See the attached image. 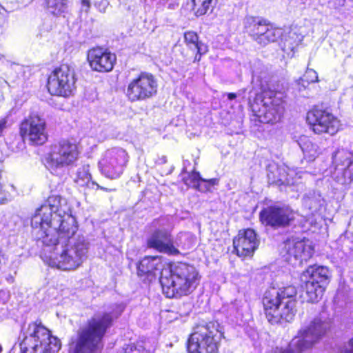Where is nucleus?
Instances as JSON below:
<instances>
[{"mask_svg": "<svg viewBox=\"0 0 353 353\" xmlns=\"http://www.w3.org/2000/svg\"><path fill=\"white\" fill-rule=\"evenodd\" d=\"M319 81L318 74L313 69L307 68L303 77L297 81L299 91L305 90L310 83Z\"/></svg>", "mask_w": 353, "mask_h": 353, "instance_id": "nucleus-33", "label": "nucleus"}, {"mask_svg": "<svg viewBox=\"0 0 353 353\" xmlns=\"http://www.w3.org/2000/svg\"><path fill=\"white\" fill-rule=\"evenodd\" d=\"M307 121L316 134L327 133L335 134L340 122L332 113L325 110L312 109L307 114Z\"/></svg>", "mask_w": 353, "mask_h": 353, "instance_id": "nucleus-17", "label": "nucleus"}, {"mask_svg": "<svg viewBox=\"0 0 353 353\" xmlns=\"http://www.w3.org/2000/svg\"><path fill=\"white\" fill-rule=\"evenodd\" d=\"M23 335L19 345L21 353H57L61 346L60 341L41 322L30 323Z\"/></svg>", "mask_w": 353, "mask_h": 353, "instance_id": "nucleus-5", "label": "nucleus"}, {"mask_svg": "<svg viewBox=\"0 0 353 353\" xmlns=\"http://www.w3.org/2000/svg\"><path fill=\"white\" fill-rule=\"evenodd\" d=\"M185 236V234L180 233L174 241L172 234L168 230H155L148 239L147 244L148 248L155 249L160 252L176 256L180 254L177 248H184L181 240Z\"/></svg>", "mask_w": 353, "mask_h": 353, "instance_id": "nucleus-15", "label": "nucleus"}, {"mask_svg": "<svg viewBox=\"0 0 353 353\" xmlns=\"http://www.w3.org/2000/svg\"><path fill=\"white\" fill-rule=\"evenodd\" d=\"M7 121L6 119H1L0 120V136L1 135L3 130L6 128Z\"/></svg>", "mask_w": 353, "mask_h": 353, "instance_id": "nucleus-41", "label": "nucleus"}, {"mask_svg": "<svg viewBox=\"0 0 353 353\" xmlns=\"http://www.w3.org/2000/svg\"><path fill=\"white\" fill-rule=\"evenodd\" d=\"M329 278V270L324 266H312L304 271L301 279H307L325 287Z\"/></svg>", "mask_w": 353, "mask_h": 353, "instance_id": "nucleus-26", "label": "nucleus"}, {"mask_svg": "<svg viewBox=\"0 0 353 353\" xmlns=\"http://www.w3.org/2000/svg\"><path fill=\"white\" fill-rule=\"evenodd\" d=\"M153 225L158 227L157 230H168L170 233L173 229L172 218L169 216L161 217L153 221Z\"/></svg>", "mask_w": 353, "mask_h": 353, "instance_id": "nucleus-36", "label": "nucleus"}, {"mask_svg": "<svg viewBox=\"0 0 353 353\" xmlns=\"http://www.w3.org/2000/svg\"><path fill=\"white\" fill-rule=\"evenodd\" d=\"M219 325L209 323L198 326L188 341V353H217L223 334Z\"/></svg>", "mask_w": 353, "mask_h": 353, "instance_id": "nucleus-6", "label": "nucleus"}, {"mask_svg": "<svg viewBox=\"0 0 353 353\" xmlns=\"http://www.w3.org/2000/svg\"><path fill=\"white\" fill-rule=\"evenodd\" d=\"M314 345L307 338L299 334V330L288 345V353H302Z\"/></svg>", "mask_w": 353, "mask_h": 353, "instance_id": "nucleus-30", "label": "nucleus"}, {"mask_svg": "<svg viewBox=\"0 0 353 353\" xmlns=\"http://www.w3.org/2000/svg\"><path fill=\"white\" fill-rule=\"evenodd\" d=\"M299 144L305 156L310 161L314 160L322 152V149L316 143L312 142L306 137L301 138Z\"/></svg>", "mask_w": 353, "mask_h": 353, "instance_id": "nucleus-31", "label": "nucleus"}, {"mask_svg": "<svg viewBox=\"0 0 353 353\" xmlns=\"http://www.w3.org/2000/svg\"><path fill=\"white\" fill-rule=\"evenodd\" d=\"M252 108L260 122L275 123L284 113L283 94L272 90L265 91L261 99L254 101Z\"/></svg>", "mask_w": 353, "mask_h": 353, "instance_id": "nucleus-8", "label": "nucleus"}, {"mask_svg": "<svg viewBox=\"0 0 353 353\" xmlns=\"http://www.w3.org/2000/svg\"><path fill=\"white\" fill-rule=\"evenodd\" d=\"M329 328L330 324L327 321L315 317L302 325L299 329V334L304 336L315 345L323 338Z\"/></svg>", "mask_w": 353, "mask_h": 353, "instance_id": "nucleus-22", "label": "nucleus"}, {"mask_svg": "<svg viewBox=\"0 0 353 353\" xmlns=\"http://www.w3.org/2000/svg\"><path fill=\"white\" fill-rule=\"evenodd\" d=\"M124 306L115 304L108 311L95 314L80 327L70 342V353H101L103 338L123 312Z\"/></svg>", "mask_w": 353, "mask_h": 353, "instance_id": "nucleus-2", "label": "nucleus"}, {"mask_svg": "<svg viewBox=\"0 0 353 353\" xmlns=\"http://www.w3.org/2000/svg\"><path fill=\"white\" fill-rule=\"evenodd\" d=\"M244 28L252 39L261 46L276 41L283 33L281 29L273 28L265 21L253 17H245Z\"/></svg>", "mask_w": 353, "mask_h": 353, "instance_id": "nucleus-11", "label": "nucleus"}, {"mask_svg": "<svg viewBox=\"0 0 353 353\" xmlns=\"http://www.w3.org/2000/svg\"><path fill=\"white\" fill-rule=\"evenodd\" d=\"M157 84L152 74L142 72L128 85L126 94L131 101H141L157 93Z\"/></svg>", "mask_w": 353, "mask_h": 353, "instance_id": "nucleus-16", "label": "nucleus"}, {"mask_svg": "<svg viewBox=\"0 0 353 353\" xmlns=\"http://www.w3.org/2000/svg\"><path fill=\"white\" fill-rule=\"evenodd\" d=\"M184 41L187 47L193 52L205 54L208 51V46L199 40V36L195 32L187 31L184 33Z\"/></svg>", "mask_w": 353, "mask_h": 353, "instance_id": "nucleus-28", "label": "nucleus"}, {"mask_svg": "<svg viewBox=\"0 0 353 353\" xmlns=\"http://www.w3.org/2000/svg\"><path fill=\"white\" fill-rule=\"evenodd\" d=\"M9 298V294L6 290H0V299L3 301V303L8 301Z\"/></svg>", "mask_w": 353, "mask_h": 353, "instance_id": "nucleus-40", "label": "nucleus"}, {"mask_svg": "<svg viewBox=\"0 0 353 353\" xmlns=\"http://www.w3.org/2000/svg\"><path fill=\"white\" fill-rule=\"evenodd\" d=\"M76 143L68 140H61L51 147L46 158V167L54 174H59L69 166L73 165L79 156Z\"/></svg>", "mask_w": 353, "mask_h": 353, "instance_id": "nucleus-7", "label": "nucleus"}, {"mask_svg": "<svg viewBox=\"0 0 353 353\" xmlns=\"http://www.w3.org/2000/svg\"><path fill=\"white\" fill-rule=\"evenodd\" d=\"M75 83L73 68L64 64L55 68L49 76L48 90L52 95L67 97L75 89Z\"/></svg>", "mask_w": 353, "mask_h": 353, "instance_id": "nucleus-10", "label": "nucleus"}, {"mask_svg": "<svg viewBox=\"0 0 353 353\" xmlns=\"http://www.w3.org/2000/svg\"><path fill=\"white\" fill-rule=\"evenodd\" d=\"M90 8V2L88 0H83L81 2V10L88 12Z\"/></svg>", "mask_w": 353, "mask_h": 353, "instance_id": "nucleus-39", "label": "nucleus"}, {"mask_svg": "<svg viewBox=\"0 0 353 353\" xmlns=\"http://www.w3.org/2000/svg\"><path fill=\"white\" fill-rule=\"evenodd\" d=\"M284 249L288 254L287 260L292 261L299 260L300 263L307 261L313 254V248L308 242L299 240L296 238H291L284 243Z\"/></svg>", "mask_w": 353, "mask_h": 353, "instance_id": "nucleus-21", "label": "nucleus"}, {"mask_svg": "<svg viewBox=\"0 0 353 353\" xmlns=\"http://www.w3.org/2000/svg\"><path fill=\"white\" fill-rule=\"evenodd\" d=\"M183 181L187 185L193 187L199 191L208 190L212 186L217 183L216 179H203L197 172H192L189 174L187 177L183 178Z\"/></svg>", "mask_w": 353, "mask_h": 353, "instance_id": "nucleus-27", "label": "nucleus"}, {"mask_svg": "<svg viewBox=\"0 0 353 353\" xmlns=\"http://www.w3.org/2000/svg\"><path fill=\"white\" fill-rule=\"evenodd\" d=\"M213 0H192V8L199 16L205 14L210 8Z\"/></svg>", "mask_w": 353, "mask_h": 353, "instance_id": "nucleus-35", "label": "nucleus"}, {"mask_svg": "<svg viewBox=\"0 0 353 353\" xmlns=\"http://www.w3.org/2000/svg\"><path fill=\"white\" fill-rule=\"evenodd\" d=\"M108 5L109 3L107 0H100L95 3V6L101 12H105Z\"/></svg>", "mask_w": 353, "mask_h": 353, "instance_id": "nucleus-37", "label": "nucleus"}, {"mask_svg": "<svg viewBox=\"0 0 353 353\" xmlns=\"http://www.w3.org/2000/svg\"><path fill=\"white\" fill-rule=\"evenodd\" d=\"M282 49L287 54L293 52L302 42L304 36L297 27L290 28L288 32L281 35Z\"/></svg>", "mask_w": 353, "mask_h": 353, "instance_id": "nucleus-25", "label": "nucleus"}, {"mask_svg": "<svg viewBox=\"0 0 353 353\" xmlns=\"http://www.w3.org/2000/svg\"><path fill=\"white\" fill-rule=\"evenodd\" d=\"M296 289L293 285L282 288H270L263 298L264 312L272 324L290 322L294 319L296 310Z\"/></svg>", "mask_w": 353, "mask_h": 353, "instance_id": "nucleus-4", "label": "nucleus"}, {"mask_svg": "<svg viewBox=\"0 0 353 353\" xmlns=\"http://www.w3.org/2000/svg\"><path fill=\"white\" fill-rule=\"evenodd\" d=\"M202 55L203 54H200L198 52H196L194 57V61H199Z\"/></svg>", "mask_w": 353, "mask_h": 353, "instance_id": "nucleus-43", "label": "nucleus"}, {"mask_svg": "<svg viewBox=\"0 0 353 353\" xmlns=\"http://www.w3.org/2000/svg\"><path fill=\"white\" fill-rule=\"evenodd\" d=\"M21 135L36 145L43 144L48 139L46 121L37 114H32L20 126Z\"/></svg>", "mask_w": 353, "mask_h": 353, "instance_id": "nucleus-18", "label": "nucleus"}, {"mask_svg": "<svg viewBox=\"0 0 353 353\" xmlns=\"http://www.w3.org/2000/svg\"><path fill=\"white\" fill-rule=\"evenodd\" d=\"M323 203V199L318 192H309L303 198V205L312 212L319 210Z\"/></svg>", "mask_w": 353, "mask_h": 353, "instance_id": "nucleus-32", "label": "nucleus"}, {"mask_svg": "<svg viewBox=\"0 0 353 353\" xmlns=\"http://www.w3.org/2000/svg\"><path fill=\"white\" fill-rule=\"evenodd\" d=\"M74 181L78 186L84 188L85 190L100 189L106 192L111 191V190L100 186L97 183L92 181L89 165H83L77 169Z\"/></svg>", "mask_w": 353, "mask_h": 353, "instance_id": "nucleus-24", "label": "nucleus"}, {"mask_svg": "<svg viewBox=\"0 0 353 353\" xmlns=\"http://www.w3.org/2000/svg\"><path fill=\"white\" fill-rule=\"evenodd\" d=\"M303 281L305 282L306 301L310 303L319 302L323 296L325 287L307 279Z\"/></svg>", "mask_w": 353, "mask_h": 353, "instance_id": "nucleus-29", "label": "nucleus"}, {"mask_svg": "<svg viewBox=\"0 0 353 353\" xmlns=\"http://www.w3.org/2000/svg\"><path fill=\"white\" fill-rule=\"evenodd\" d=\"M259 243L256 234L252 229L239 231L238 236L233 240L234 249L236 254L242 257L252 256Z\"/></svg>", "mask_w": 353, "mask_h": 353, "instance_id": "nucleus-19", "label": "nucleus"}, {"mask_svg": "<svg viewBox=\"0 0 353 353\" xmlns=\"http://www.w3.org/2000/svg\"><path fill=\"white\" fill-rule=\"evenodd\" d=\"M228 97L230 100H233L236 97V95L235 93H228Z\"/></svg>", "mask_w": 353, "mask_h": 353, "instance_id": "nucleus-42", "label": "nucleus"}, {"mask_svg": "<svg viewBox=\"0 0 353 353\" xmlns=\"http://www.w3.org/2000/svg\"><path fill=\"white\" fill-rule=\"evenodd\" d=\"M66 0H46V4L50 12L54 15H59L64 12L66 6Z\"/></svg>", "mask_w": 353, "mask_h": 353, "instance_id": "nucleus-34", "label": "nucleus"}, {"mask_svg": "<svg viewBox=\"0 0 353 353\" xmlns=\"http://www.w3.org/2000/svg\"><path fill=\"white\" fill-rule=\"evenodd\" d=\"M68 212L71 211L67 200L60 195H51L44 204L36 210L31 219V226L42 227V224L52 220L54 215L59 216Z\"/></svg>", "mask_w": 353, "mask_h": 353, "instance_id": "nucleus-12", "label": "nucleus"}, {"mask_svg": "<svg viewBox=\"0 0 353 353\" xmlns=\"http://www.w3.org/2000/svg\"><path fill=\"white\" fill-rule=\"evenodd\" d=\"M32 228L37 242L54 246V252L49 256V265L71 271L80 267L86 259L90 243L83 235L77 234V223L71 212L54 215L42 227Z\"/></svg>", "mask_w": 353, "mask_h": 353, "instance_id": "nucleus-1", "label": "nucleus"}, {"mask_svg": "<svg viewBox=\"0 0 353 353\" xmlns=\"http://www.w3.org/2000/svg\"><path fill=\"white\" fill-rule=\"evenodd\" d=\"M199 272L193 265L177 263L166 264L159 278L163 294L168 298H179L192 292L199 284Z\"/></svg>", "mask_w": 353, "mask_h": 353, "instance_id": "nucleus-3", "label": "nucleus"}, {"mask_svg": "<svg viewBox=\"0 0 353 353\" xmlns=\"http://www.w3.org/2000/svg\"><path fill=\"white\" fill-rule=\"evenodd\" d=\"M165 266L166 264L162 263L160 257L145 256L137 266V274L139 276H145L149 280H152Z\"/></svg>", "mask_w": 353, "mask_h": 353, "instance_id": "nucleus-23", "label": "nucleus"}, {"mask_svg": "<svg viewBox=\"0 0 353 353\" xmlns=\"http://www.w3.org/2000/svg\"><path fill=\"white\" fill-rule=\"evenodd\" d=\"M294 212L288 206L273 205L259 213L261 223L274 229L288 226L294 220Z\"/></svg>", "mask_w": 353, "mask_h": 353, "instance_id": "nucleus-14", "label": "nucleus"}, {"mask_svg": "<svg viewBox=\"0 0 353 353\" xmlns=\"http://www.w3.org/2000/svg\"><path fill=\"white\" fill-rule=\"evenodd\" d=\"M332 179L339 184L347 185L353 181V152L344 149L332 154Z\"/></svg>", "mask_w": 353, "mask_h": 353, "instance_id": "nucleus-13", "label": "nucleus"}, {"mask_svg": "<svg viewBox=\"0 0 353 353\" xmlns=\"http://www.w3.org/2000/svg\"><path fill=\"white\" fill-rule=\"evenodd\" d=\"M128 161V154L124 149L112 148L102 154L99 161V168L105 177L117 179L123 174Z\"/></svg>", "mask_w": 353, "mask_h": 353, "instance_id": "nucleus-9", "label": "nucleus"}, {"mask_svg": "<svg viewBox=\"0 0 353 353\" xmlns=\"http://www.w3.org/2000/svg\"><path fill=\"white\" fill-rule=\"evenodd\" d=\"M121 353H144V352H141L136 346L130 345L124 348Z\"/></svg>", "mask_w": 353, "mask_h": 353, "instance_id": "nucleus-38", "label": "nucleus"}, {"mask_svg": "<svg viewBox=\"0 0 353 353\" xmlns=\"http://www.w3.org/2000/svg\"><path fill=\"white\" fill-rule=\"evenodd\" d=\"M1 352V347L0 346V352Z\"/></svg>", "mask_w": 353, "mask_h": 353, "instance_id": "nucleus-44", "label": "nucleus"}, {"mask_svg": "<svg viewBox=\"0 0 353 353\" xmlns=\"http://www.w3.org/2000/svg\"><path fill=\"white\" fill-rule=\"evenodd\" d=\"M88 61L92 70L101 72H109L116 62V56L103 48H94L88 51Z\"/></svg>", "mask_w": 353, "mask_h": 353, "instance_id": "nucleus-20", "label": "nucleus"}]
</instances>
